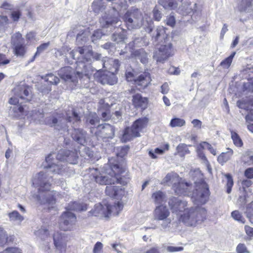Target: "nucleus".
I'll return each mask as SVG.
<instances>
[{
  "mask_svg": "<svg viewBox=\"0 0 253 253\" xmlns=\"http://www.w3.org/2000/svg\"><path fill=\"white\" fill-rule=\"evenodd\" d=\"M139 136L137 132L134 131V129L131 126L125 129L121 137L122 142H126L130 141L133 138Z\"/></svg>",
  "mask_w": 253,
  "mask_h": 253,
  "instance_id": "nucleus-29",
  "label": "nucleus"
},
{
  "mask_svg": "<svg viewBox=\"0 0 253 253\" xmlns=\"http://www.w3.org/2000/svg\"><path fill=\"white\" fill-rule=\"evenodd\" d=\"M207 211L201 207H192L186 209L180 218V220L188 226H196L201 223L206 217Z\"/></svg>",
  "mask_w": 253,
  "mask_h": 253,
  "instance_id": "nucleus-5",
  "label": "nucleus"
},
{
  "mask_svg": "<svg viewBox=\"0 0 253 253\" xmlns=\"http://www.w3.org/2000/svg\"><path fill=\"white\" fill-rule=\"evenodd\" d=\"M54 244L56 250L65 253L67 246V236L65 233L56 232L53 235Z\"/></svg>",
  "mask_w": 253,
  "mask_h": 253,
  "instance_id": "nucleus-18",
  "label": "nucleus"
},
{
  "mask_svg": "<svg viewBox=\"0 0 253 253\" xmlns=\"http://www.w3.org/2000/svg\"><path fill=\"white\" fill-rule=\"evenodd\" d=\"M86 122L91 125H96L99 124V119L95 114H91L88 117Z\"/></svg>",
  "mask_w": 253,
  "mask_h": 253,
  "instance_id": "nucleus-52",
  "label": "nucleus"
},
{
  "mask_svg": "<svg viewBox=\"0 0 253 253\" xmlns=\"http://www.w3.org/2000/svg\"><path fill=\"white\" fill-rule=\"evenodd\" d=\"M209 196L210 191L208 185L205 182H202L196 186L191 199L194 205L200 207L208 202Z\"/></svg>",
  "mask_w": 253,
  "mask_h": 253,
  "instance_id": "nucleus-9",
  "label": "nucleus"
},
{
  "mask_svg": "<svg viewBox=\"0 0 253 253\" xmlns=\"http://www.w3.org/2000/svg\"><path fill=\"white\" fill-rule=\"evenodd\" d=\"M27 114H28V115H27L28 118H30L34 121H41L44 116L43 111H40L37 110L28 112Z\"/></svg>",
  "mask_w": 253,
  "mask_h": 253,
  "instance_id": "nucleus-35",
  "label": "nucleus"
},
{
  "mask_svg": "<svg viewBox=\"0 0 253 253\" xmlns=\"http://www.w3.org/2000/svg\"><path fill=\"white\" fill-rule=\"evenodd\" d=\"M0 253H21L20 250L17 248H10L6 249Z\"/></svg>",
  "mask_w": 253,
  "mask_h": 253,
  "instance_id": "nucleus-64",
  "label": "nucleus"
},
{
  "mask_svg": "<svg viewBox=\"0 0 253 253\" xmlns=\"http://www.w3.org/2000/svg\"><path fill=\"white\" fill-rule=\"evenodd\" d=\"M93 72V67L89 64L86 65L84 62L78 61L76 72L72 67L66 66L61 68L58 71V75L65 82L76 84L78 78H83L84 76L88 79L89 75Z\"/></svg>",
  "mask_w": 253,
  "mask_h": 253,
  "instance_id": "nucleus-2",
  "label": "nucleus"
},
{
  "mask_svg": "<svg viewBox=\"0 0 253 253\" xmlns=\"http://www.w3.org/2000/svg\"><path fill=\"white\" fill-rule=\"evenodd\" d=\"M112 208L116 209L117 211L115 213L117 214L123 210V205L120 202H118L112 206L108 204H104L103 205L99 203L95 205L94 209L90 211V212L92 215L95 216L109 217L111 215V212H113Z\"/></svg>",
  "mask_w": 253,
  "mask_h": 253,
  "instance_id": "nucleus-8",
  "label": "nucleus"
},
{
  "mask_svg": "<svg viewBox=\"0 0 253 253\" xmlns=\"http://www.w3.org/2000/svg\"><path fill=\"white\" fill-rule=\"evenodd\" d=\"M242 160L245 164L249 165L253 164V155L250 151H247L242 157Z\"/></svg>",
  "mask_w": 253,
  "mask_h": 253,
  "instance_id": "nucleus-46",
  "label": "nucleus"
},
{
  "mask_svg": "<svg viewBox=\"0 0 253 253\" xmlns=\"http://www.w3.org/2000/svg\"><path fill=\"white\" fill-rule=\"evenodd\" d=\"M154 18L157 21H160L162 18V13L157 7H155L153 11Z\"/></svg>",
  "mask_w": 253,
  "mask_h": 253,
  "instance_id": "nucleus-61",
  "label": "nucleus"
},
{
  "mask_svg": "<svg viewBox=\"0 0 253 253\" xmlns=\"http://www.w3.org/2000/svg\"><path fill=\"white\" fill-rule=\"evenodd\" d=\"M173 54L172 44L170 43L157 45L154 52L153 58L159 62H164Z\"/></svg>",
  "mask_w": 253,
  "mask_h": 253,
  "instance_id": "nucleus-11",
  "label": "nucleus"
},
{
  "mask_svg": "<svg viewBox=\"0 0 253 253\" xmlns=\"http://www.w3.org/2000/svg\"><path fill=\"white\" fill-rule=\"evenodd\" d=\"M93 69L94 71H95L93 75L94 79L102 84L114 85L117 83V78L114 73L108 71L103 73L100 69L97 70Z\"/></svg>",
  "mask_w": 253,
  "mask_h": 253,
  "instance_id": "nucleus-13",
  "label": "nucleus"
},
{
  "mask_svg": "<svg viewBox=\"0 0 253 253\" xmlns=\"http://www.w3.org/2000/svg\"><path fill=\"white\" fill-rule=\"evenodd\" d=\"M126 39V34L125 31L113 34L112 40L117 43L124 41Z\"/></svg>",
  "mask_w": 253,
  "mask_h": 253,
  "instance_id": "nucleus-40",
  "label": "nucleus"
},
{
  "mask_svg": "<svg viewBox=\"0 0 253 253\" xmlns=\"http://www.w3.org/2000/svg\"><path fill=\"white\" fill-rule=\"evenodd\" d=\"M128 149L129 148L126 146L122 147L120 152L117 154V157L123 158L127 154Z\"/></svg>",
  "mask_w": 253,
  "mask_h": 253,
  "instance_id": "nucleus-60",
  "label": "nucleus"
},
{
  "mask_svg": "<svg viewBox=\"0 0 253 253\" xmlns=\"http://www.w3.org/2000/svg\"><path fill=\"white\" fill-rule=\"evenodd\" d=\"M119 22V18L114 14H105L100 19V23L102 27L106 28L113 26Z\"/></svg>",
  "mask_w": 253,
  "mask_h": 253,
  "instance_id": "nucleus-22",
  "label": "nucleus"
},
{
  "mask_svg": "<svg viewBox=\"0 0 253 253\" xmlns=\"http://www.w3.org/2000/svg\"><path fill=\"white\" fill-rule=\"evenodd\" d=\"M126 77L128 82L134 81L135 84L139 86V89L147 87L151 81L149 74L147 73L140 75L137 79H134L133 74L131 72H127Z\"/></svg>",
  "mask_w": 253,
  "mask_h": 253,
  "instance_id": "nucleus-15",
  "label": "nucleus"
},
{
  "mask_svg": "<svg viewBox=\"0 0 253 253\" xmlns=\"http://www.w3.org/2000/svg\"><path fill=\"white\" fill-rule=\"evenodd\" d=\"M53 157L50 154L46 158L45 161L47 164L45 171H41L37 174L33 180V183L39 188L40 191H48L50 189L52 176L49 175L50 173L54 172L61 174L63 171V166L59 162L56 164L52 162Z\"/></svg>",
  "mask_w": 253,
  "mask_h": 253,
  "instance_id": "nucleus-1",
  "label": "nucleus"
},
{
  "mask_svg": "<svg viewBox=\"0 0 253 253\" xmlns=\"http://www.w3.org/2000/svg\"><path fill=\"white\" fill-rule=\"evenodd\" d=\"M14 94L26 102L30 101L32 98L31 88L27 85H18L13 90Z\"/></svg>",
  "mask_w": 253,
  "mask_h": 253,
  "instance_id": "nucleus-17",
  "label": "nucleus"
},
{
  "mask_svg": "<svg viewBox=\"0 0 253 253\" xmlns=\"http://www.w3.org/2000/svg\"><path fill=\"white\" fill-rule=\"evenodd\" d=\"M91 7L95 13H98L104 9L101 0H95L92 3Z\"/></svg>",
  "mask_w": 253,
  "mask_h": 253,
  "instance_id": "nucleus-44",
  "label": "nucleus"
},
{
  "mask_svg": "<svg viewBox=\"0 0 253 253\" xmlns=\"http://www.w3.org/2000/svg\"><path fill=\"white\" fill-rule=\"evenodd\" d=\"M103 244L100 242H97L94 245L93 253H103Z\"/></svg>",
  "mask_w": 253,
  "mask_h": 253,
  "instance_id": "nucleus-59",
  "label": "nucleus"
},
{
  "mask_svg": "<svg viewBox=\"0 0 253 253\" xmlns=\"http://www.w3.org/2000/svg\"><path fill=\"white\" fill-rule=\"evenodd\" d=\"M132 101L133 105L136 108H140L144 110L147 107V98L146 97H143L140 94L137 93L134 95L133 96Z\"/></svg>",
  "mask_w": 253,
  "mask_h": 253,
  "instance_id": "nucleus-26",
  "label": "nucleus"
},
{
  "mask_svg": "<svg viewBox=\"0 0 253 253\" xmlns=\"http://www.w3.org/2000/svg\"><path fill=\"white\" fill-rule=\"evenodd\" d=\"M136 52L138 54V59H140V61L143 64L146 63L148 61L147 53L142 49H139Z\"/></svg>",
  "mask_w": 253,
  "mask_h": 253,
  "instance_id": "nucleus-50",
  "label": "nucleus"
},
{
  "mask_svg": "<svg viewBox=\"0 0 253 253\" xmlns=\"http://www.w3.org/2000/svg\"><path fill=\"white\" fill-rule=\"evenodd\" d=\"M58 194L56 192H50L46 193L45 195H40L38 200L42 204H53L55 203Z\"/></svg>",
  "mask_w": 253,
  "mask_h": 253,
  "instance_id": "nucleus-27",
  "label": "nucleus"
},
{
  "mask_svg": "<svg viewBox=\"0 0 253 253\" xmlns=\"http://www.w3.org/2000/svg\"><path fill=\"white\" fill-rule=\"evenodd\" d=\"M112 172L108 173L97 174V169H95V173H92L93 178L96 183L100 185H108L114 184L117 182L120 184H124L122 181V178L119 177V175L125 170V167L118 164H114L111 167Z\"/></svg>",
  "mask_w": 253,
  "mask_h": 253,
  "instance_id": "nucleus-4",
  "label": "nucleus"
},
{
  "mask_svg": "<svg viewBox=\"0 0 253 253\" xmlns=\"http://www.w3.org/2000/svg\"><path fill=\"white\" fill-rule=\"evenodd\" d=\"M148 119L146 117L141 118L136 120L132 125V127L134 131L137 132L139 135V133L142 131V129L145 128L148 124Z\"/></svg>",
  "mask_w": 253,
  "mask_h": 253,
  "instance_id": "nucleus-28",
  "label": "nucleus"
},
{
  "mask_svg": "<svg viewBox=\"0 0 253 253\" xmlns=\"http://www.w3.org/2000/svg\"><path fill=\"white\" fill-rule=\"evenodd\" d=\"M8 215L10 220L12 221H18L20 222L24 219L23 217L21 216L16 211H14L9 213Z\"/></svg>",
  "mask_w": 253,
  "mask_h": 253,
  "instance_id": "nucleus-49",
  "label": "nucleus"
},
{
  "mask_svg": "<svg viewBox=\"0 0 253 253\" xmlns=\"http://www.w3.org/2000/svg\"><path fill=\"white\" fill-rule=\"evenodd\" d=\"M189 184L187 182L180 181V179L177 183L173 186V189L175 193L177 195L186 194Z\"/></svg>",
  "mask_w": 253,
  "mask_h": 253,
  "instance_id": "nucleus-30",
  "label": "nucleus"
},
{
  "mask_svg": "<svg viewBox=\"0 0 253 253\" xmlns=\"http://www.w3.org/2000/svg\"><path fill=\"white\" fill-rule=\"evenodd\" d=\"M72 117L70 116L66 119L64 118L63 114H55L46 118L45 120V123L46 125L54 127L56 129L65 131L68 130V122H72V119L76 122L80 120L78 114L75 112L72 113Z\"/></svg>",
  "mask_w": 253,
  "mask_h": 253,
  "instance_id": "nucleus-6",
  "label": "nucleus"
},
{
  "mask_svg": "<svg viewBox=\"0 0 253 253\" xmlns=\"http://www.w3.org/2000/svg\"><path fill=\"white\" fill-rule=\"evenodd\" d=\"M7 235L5 232L0 228V246H3L7 242Z\"/></svg>",
  "mask_w": 253,
  "mask_h": 253,
  "instance_id": "nucleus-58",
  "label": "nucleus"
},
{
  "mask_svg": "<svg viewBox=\"0 0 253 253\" xmlns=\"http://www.w3.org/2000/svg\"><path fill=\"white\" fill-rule=\"evenodd\" d=\"M123 19L129 30L138 29L143 25L146 31L150 33L154 27L153 21L150 18L149 20L143 21L142 14L138 9L126 12L123 17Z\"/></svg>",
  "mask_w": 253,
  "mask_h": 253,
  "instance_id": "nucleus-3",
  "label": "nucleus"
},
{
  "mask_svg": "<svg viewBox=\"0 0 253 253\" xmlns=\"http://www.w3.org/2000/svg\"><path fill=\"white\" fill-rule=\"evenodd\" d=\"M178 10L183 15H185L191 13L194 9L191 4H188L187 5H182L179 8Z\"/></svg>",
  "mask_w": 253,
  "mask_h": 253,
  "instance_id": "nucleus-48",
  "label": "nucleus"
},
{
  "mask_svg": "<svg viewBox=\"0 0 253 253\" xmlns=\"http://www.w3.org/2000/svg\"><path fill=\"white\" fill-rule=\"evenodd\" d=\"M147 44L148 43L144 42V39L141 37H138L135 38L132 42H129L128 46L130 48H133L134 47H141L144 45H147Z\"/></svg>",
  "mask_w": 253,
  "mask_h": 253,
  "instance_id": "nucleus-38",
  "label": "nucleus"
},
{
  "mask_svg": "<svg viewBox=\"0 0 253 253\" xmlns=\"http://www.w3.org/2000/svg\"><path fill=\"white\" fill-rule=\"evenodd\" d=\"M152 199L153 200L155 204H160L166 201L167 197L164 192L161 191H158L153 193L152 195Z\"/></svg>",
  "mask_w": 253,
  "mask_h": 253,
  "instance_id": "nucleus-34",
  "label": "nucleus"
},
{
  "mask_svg": "<svg viewBox=\"0 0 253 253\" xmlns=\"http://www.w3.org/2000/svg\"><path fill=\"white\" fill-rule=\"evenodd\" d=\"M86 210V205L85 204H81L78 202H73L70 203L67 208V210L81 211H85Z\"/></svg>",
  "mask_w": 253,
  "mask_h": 253,
  "instance_id": "nucleus-36",
  "label": "nucleus"
},
{
  "mask_svg": "<svg viewBox=\"0 0 253 253\" xmlns=\"http://www.w3.org/2000/svg\"><path fill=\"white\" fill-rule=\"evenodd\" d=\"M170 214L168 208L164 205H160L155 208L153 212L154 219L156 220H164Z\"/></svg>",
  "mask_w": 253,
  "mask_h": 253,
  "instance_id": "nucleus-21",
  "label": "nucleus"
},
{
  "mask_svg": "<svg viewBox=\"0 0 253 253\" xmlns=\"http://www.w3.org/2000/svg\"><path fill=\"white\" fill-rule=\"evenodd\" d=\"M200 147L202 149H208L213 155H216V150L214 149L210 144L206 142H203L201 143L200 145Z\"/></svg>",
  "mask_w": 253,
  "mask_h": 253,
  "instance_id": "nucleus-56",
  "label": "nucleus"
},
{
  "mask_svg": "<svg viewBox=\"0 0 253 253\" xmlns=\"http://www.w3.org/2000/svg\"><path fill=\"white\" fill-rule=\"evenodd\" d=\"M247 216L250 222L253 224V201L249 204L247 209Z\"/></svg>",
  "mask_w": 253,
  "mask_h": 253,
  "instance_id": "nucleus-54",
  "label": "nucleus"
},
{
  "mask_svg": "<svg viewBox=\"0 0 253 253\" xmlns=\"http://www.w3.org/2000/svg\"><path fill=\"white\" fill-rule=\"evenodd\" d=\"M76 222V215L67 211L61 215L59 220V226L63 231H71L73 230Z\"/></svg>",
  "mask_w": 253,
  "mask_h": 253,
  "instance_id": "nucleus-12",
  "label": "nucleus"
},
{
  "mask_svg": "<svg viewBox=\"0 0 253 253\" xmlns=\"http://www.w3.org/2000/svg\"><path fill=\"white\" fill-rule=\"evenodd\" d=\"M105 192L107 195L112 198H120L125 194V191L122 187L112 184L106 186Z\"/></svg>",
  "mask_w": 253,
  "mask_h": 253,
  "instance_id": "nucleus-23",
  "label": "nucleus"
},
{
  "mask_svg": "<svg viewBox=\"0 0 253 253\" xmlns=\"http://www.w3.org/2000/svg\"><path fill=\"white\" fill-rule=\"evenodd\" d=\"M185 125V121L184 119L180 118L172 119L169 124V126L172 127H181Z\"/></svg>",
  "mask_w": 253,
  "mask_h": 253,
  "instance_id": "nucleus-42",
  "label": "nucleus"
},
{
  "mask_svg": "<svg viewBox=\"0 0 253 253\" xmlns=\"http://www.w3.org/2000/svg\"><path fill=\"white\" fill-rule=\"evenodd\" d=\"M77 159L78 156L76 152L63 149L58 152L56 160L60 162L66 161L69 164H75L77 163Z\"/></svg>",
  "mask_w": 253,
  "mask_h": 253,
  "instance_id": "nucleus-16",
  "label": "nucleus"
},
{
  "mask_svg": "<svg viewBox=\"0 0 253 253\" xmlns=\"http://www.w3.org/2000/svg\"><path fill=\"white\" fill-rule=\"evenodd\" d=\"M158 1L166 9H172L177 7L175 0H158Z\"/></svg>",
  "mask_w": 253,
  "mask_h": 253,
  "instance_id": "nucleus-37",
  "label": "nucleus"
},
{
  "mask_svg": "<svg viewBox=\"0 0 253 253\" xmlns=\"http://www.w3.org/2000/svg\"><path fill=\"white\" fill-rule=\"evenodd\" d=\"M111 117L110 111L107 109L105 111L101 112V118L103 121H107L110 119Z\"/></svg>",
  "mask_w": 253,
  "mask_h": 253,
  "instance_id": "nucleus-63",
  "label": "nucleus"
},
{
  "mask_svg": "<svg viewBox=\"0 0 253 253\" xmlns=\"http://www.w3.org/2000/svg\"><path fill=\"white\" fill-rule=\"evenodd\" d=\"M103 68L106 71L110 72H117L119 67L118 60L113 59L107 57H104L101 60Z\"/></svg>",
  "mask_w": 253,
  "mask_h": 253,
  "instance_id": "nucleus-20",
  "label": "nucleus"
},
{
  "mask_svg": "<svg viewBox=\"0 0 253 253\" xmlns=\"http://www.w3.org/2000/svg\"><path fill=\"white\" fill-rule=\"evenodd\" d=\"M88 40V33L87 32H83L82 34H78L77 36V42L79 44H83L86 42Z\"/></svg>",
  "mask_w": 253,
  "mask_h": 253,
  "instance_id": "nucleus-47",
  "label": "nucleus"
},
{
  "mask_svg": "<svg viewBox=\"0 0 253 253\" xmlns=\"http://www.w3.org/2000/svg\"><path fill=\"white\" fill-rule=\"evenodd\" d=\"M232 61L231 60L230 58L227 57L226 59H225L224 60H223L220 63V65L223 68L227 69V68L229 67V66H230V65H231V63H232Z\"/></svg>",
  "mask_w": 253,
  "mask_h": 253,
  "instance_id": "nucleus-62",
  "label": "nucleus"
},
{
  "mask_svg": "<svg viewBox=\"0 0 253 253\" xmlns=\"http://www.w3.org/2000/svg\"><path fill=\"white\" fill-rule=\"evenodd\" d=\"M231 216L234 219L241 222L242 223H244L245 222L244 218L238 211H232L231 213Z\"/></svg>",
  "mask_w": 253,
  "mask_h": 253,
  "instance_id": "nucleus-55",
  "label": "nucleus"
},
{
  "mask_svg": "<svg viewBox=\"0 0 253 253\" xmlns=\"http://www.w3.org/2000/svg\"><path fill=\"white\" fill-rule=\"evenodd\" d=\"M169 206L172 212L177 213L186 210L187 202L178 198L172 197L169 199Z\"/></svg>",
  "mask_w": 253,
  "mask_h": 253,
  "instance_id": "nucleus-19",
  "label": "nucleus"
},
{
  "mask_svg": "<svg viewBox=\"0 0 253 253\" xmlns=\"http://www.w3.org/2000/svg\"><path fill=\"white\" fill-rule=\"evenodd\" d=\"M103 34L101 30L98 29L94 31L92 36H91V39L92 42H95L98 40H100Z\"/></svg>",
  "mask_w": 253,
  "mask_h": 253,
  "instance_id": "nucleus-53",
  "label": "nucleus"
},
{
  "mask_svg": "<svg viewBox=\"0 0 253 253\" xmlns=\"http://www.w3.org/2000/svg\"><path fill=\"white\" fill-rule=\"evenodd\" d=\"M176 151L180 157H184L186 154L190 153L188 146L183 143L180 144L177 146Z\"/></svg>",
  "mask_w": 253,
  "mask_h": 253,
  "instance_id": "nucleus-39",
  "label": "nucleus"
},
{
  "mask_svg": "<svg viewBox=\"0 0 253 253\" xmlns=\"http://www.w3.org/2000/svg\"><path fill=\"white\" fill-rule=\"evenodd\" d=\"M79 53L83 59V61L86 65H89L91 67L90 63L93 60H98L101 59V55L97 52H93L92 48L89 46H84L83 47H78L72 50L70 53V56L73 59H75V55Z\"/></svg>",
  "mask_w": 253,
  "mask_h": 253,
  "instance_id": "nucleus-7",
  "label": "nucleus"
},
{
  "mask_svg": "<svg viewBox=\"0 0 253 253\" xmlns=\"http://www.w3.org/2000/svg\"><path fill=\"white\" fill-rule=\"evenodd\" d=\"M233 154V150L227 148L226 152L222 153L217 158V161L222 165L229 160Z\"/></svg>",
  "mask_w": 253,
  "mask_h": 253,
  "instance_id": "nucleus-33",
  "label": "nucleus"
},
{
  "mask_svg": "<svg viewBox=\"0 0 253 253\" xmlns=\"http://www.w3.org/2000/svg\"><path fill=\"white\" fill-rule=\"evenodd\" d=\"M91 133L94 132L97 139H112L115 135V127L109 124L98 125L96 127H91Z\"/></svg>",
  "mask_w": 253,
  "mask_h": 253,
  "instance_id": "nucleus-10",
  "label": "nucleus"
},
{
  "mask_svg": "<svg viewBox=\"0 0 253 253\" xmlns=\"http://www.w3.org/2000/svg\"><path fill=\"white\" fill-rule=\"evenodd\" d=\"M46 81L52 84H57L59 82V79L52 74L47 75L45 77Z\"/></svg>",
  "mask_w": 253,
  "mask_h": 253,
  "instance_id": "nucleus-51",
  "label": "nucleus"
},
{
  "mask_svg": "<svg viewBox=\"0 0 253 253\" xmlns=\"http://www.w3.org/2000/svg\"><path fill=\"white\" fill-rule=\"evenodd\" d=\"M231 134L234 144L237 147H242L243 145V143L239 135L233 130L231 131Z\"/></svg>",
  "mask_w": 253,
  "mask_h": 253,
  "instance_id": "nucleus-41",
  "label": "nucleus"
},
{
  "mask_svg": "<svg viewBox=\"0 0 253 253\" xmlns=\"http://www.w3.org/2000/svg\"><path fill=\"white\" fill-rule=\"evenodd\" d=\"M253 0H240L237 5V10L241 13H249L253 11Z\"/></svg>",
  "mask_w": 253,
  "mask_h": 253,
  "instance_id": "nucleus-24",
  "label": "nucleus"
},
{
  "mask_svg": "<svg viewBox=\"0 0 253 253\" xmlns=\"http://www.w3.org/2000/svg\"><path fill=\"white\" fill-rule=\"evenodd\" d=\"M50 44V42L42 43L37 47V51L35 53V56L39 55L41 53L45 50Z\"/></svg>",
  "mask_w": 253,
  "mask_h": 253,
  "instance_id": "nucleus-57",
  "label": "nucleus"
},
{
  "mask_svg": "<svg viewBox=\"0 0 253 253\" xmlns=\"http://www.w3.org/2000/svg\"><path fill=\"white\" fill-rule=\"evenodd\" d=\"M224 176L227 179V182L226 184V192L228 194H229L231 192L232 187L234 184L233 180L231 175L229 173L225 174Z\"/></svg>",
  "mask_w": 253,
  "mask_h": 253,
  "instance_id": "nucleus-45",
  "label": "nucleus"
},
{
  "mask_svg": "<svg viewBox=\"0 0 253 253\" xmlns=\"http://www.w3.org/2000/svg\"><path fill=\"white\" fill-rule=\"evenodd\" d=\"M11 44L14 54L17 56H23L26 52L25 41L21 34L16 33L11 37Z\"/></svg>",
  "mask_w": 253,
  "mask_h": 253,
  "instance_id": "nucleus-14",
  "label": "nucleus"
},
{
  "mask_svg": "<svg viewBox=\"0 0 253 253\" xmlns=\"http://www.w3.org/2000/svg\"><path fill=\"white\" fill-rule=\"evenodd\" d=\"M180 179L179 175L176 173L171 172L166 175L163 181L164 183L172 185L173 187L179 181Z\"/></svg>",
  "mask_w": 253,
  "mask_h": 253,
  "instance_id": "nucleus-31",
  "label": "nucleus"
},
{
  "mask_svg": "<svg viewBox=\"0 0 253 253\" xmlns=\"http://www.w3.org/2000/svg\"><path fill=\"white\" fill-rule=\"evenodd\" d=\"M165 33V28L163 26H158L152 34V38L157 41L161 37L164 36Z\"/></svg>",
  "mask_w": 253,
  "mask_h": 253,
  "instance_id": "nucleus-43",
  "label": "nucleus"
},
{
  "mask_svg": "<svg viewBox=\"0 0 253 253\" xmlns=\"http://www.w3.org/2000/svg\"><path fill=\"white\" fill-rule=\"evenodd\" d=\"M10 113L14 117H20L22 116L28 115L27 112L25 110L24 108L22 106H14L10 107Z\"/></svg>",
  "mask_w": 253,
  "mask_h": 253,
  "instance_id": "nucleus-32",
  "label": "nucleus"
},
{
  "mask_svg": "<svg viewBox=\"0 0 253 253\" xmlns=\"http://www.w3.org/2000/svg\"><path fill=\"white\" fill-rule=\"evenodd\" d=\"M86 133L83 129H74L72 132L73 139L78 143L84 145L86 141Z\"/></svg>",
  "mask_w": 253,
  "mask_h": 253,
  "instance_id": "nucleus-25",
  "label": "nucleus"
}]
</instances>
